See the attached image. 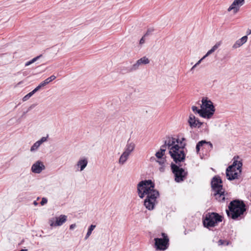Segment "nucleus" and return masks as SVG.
<instances>
[{
  "label": "nucleus",
  "mask_w": 251,
  "mask_h": 251,
  "mask_svg": "<svg viewBox=\"0 0 251 251\" xmlns=\"http://www.w3.org/2000/svg\"><path fill=\"white\" fill-rule=\"evenodd\" d=\"M244 2L245 0H234L227 10L230 11L233 10L234 13H235L239 10L240 6L243 5Z\"/></svg>",
  "instance_id": "13"
},
{
  "label": "nucleus",
  "mask_w": 251,
  "mask_h": 251,
  "mask_svg": "<svg viewBox=\"0 0 251 251\" xmlns=\"http://www.w3.org/2000/svg\"><path fill=\"white\" fill-rule=\"evenodd\" d=\"M30 110H31V108L29 107L27 110L26 111V112H28Z\"/></svg>",
  "instance_id": "54"
},
{
  "label": "nucleus",
  "mask_w": 251,
  "mask_h": 251,
  "mask_svg": "<svg viewBox=\"0 0 251 251\" xmlns=\"http://www.w3.org/2000/svg\"><path fill=\"white\" fill-rule=\"evenodd\" d=\"M163 238H155L154 239V248L156 251H165L169 247V239L165 233H162Z\"/></svg>",
  "instance_id": "8"
},
{
  "label": "nucleus",
  "mask_w": 251,
  "mask_h": 251,
  "mask_svg": "<svg viewBox=\"0 0 251 251\" xmlns=\"http://www.w3.org/2000/svg\"><path fill=\"white\" fill-rule=\"evenodd\" d=\"M42 56H43V55H42V54H40V55H38V56H36V57H35L33 58V59H32L31 60V61L32 63H34L35 62H36V61L37 60H38L39 58H40L41 57H42Z\"/></svg>",
  "instance_id": "32"
},
{
  "label": "nucleus",
  "mask_w": 251,
  "mask_h": 251,
  "mask_svg": "<svg viewBox=\"0 0 251 251\" xmlns=\"http://www.w3.org/2000/svg\"><path fill=\"white\" fill-rule=\"evenodd\" d=\"M221 45V42H217L206 53V56H208L214 52Z\"/></svg>",
  "instance_id": "24"
},
{
  "label": "nucleus",
  "mask_w": 251,
  "mask_h": 251,
  "mask_svg": "<svg viewBox=\"0 0 251 251\" xmlns=\"http://www.w3.org/2000/svg\"><path fill=\"white\" fill-rule=\"evenodd\" d=\"M196 65H194L192 68L191 69V71H192L193 69H194L196 67Z\"/></svg>",
  "instance_id": "52"
},
{
  "label": "nucleus",
  "mask_w": 251,
  "mask_h": 251,
  "mask_svg": "<svg viewBox=\"0 0 251 251\" xmlns=\"http://www.w3.org/2000/svg\"><path fill=\"white\" fill-rule=\"evenodd\" d=\"M76 224H72L70 225V229L71 230H72L74 228H75V227H76Z\"/></svg>",
  "instance_id": "43"
},
{
  "label": "nucleus",
  "mask_w": 251,
  "mask_h": 251,
  "mask_svg": "<svg viewBox=\"0 0 251 251\" xmlns=\"http://www.w3.org/2000/svg\"><path fill=\"white\" fill-rule=\"evenodd\" d=\"M247 210V206L243 201L235 199L230 202L226 213L229 218L240 220L244 218Z\"/></svg>",
  "instance_id": "1"
},
{
  "label": "nucleus",
  "mask_w": 251,
  "mask_h": 251,
  "mask_svg": "<svg viewBox=\"0 0 251 251\" xmlns=\"http://www.w3.org/2000/svg\"><path fill=\"white\" fill-rule=\"evenodd\" d=\"M186 139L184 137L181 138V140H179L178 139H176V142L178 144H179L180 145L182 144V143H183V141H185Z\"/></svg>",
  "instance_id": "35"
},
{
  "label": "nucleus",
  "mask_w": 251,
  "mask_h": 251,
  "mask_svg": "<svg viewBox=\"0 0 251 251\" xmlns=\"http://www.w3.org/2000/svg\"><path fill=\"white\" fill-rule=\"evenodd\" d=\"M169 154L176 165L184 162L185 159L186 154L184 150H179L178 145L172 147L169 151Z\"/></svg>",
  "instance_id": "5"
},
{
  "label": "nucleus",
  "mask_w": 251,
  "mask_h": 251,
  "mask_svg": "<svg viewBox=\"0 0 251 251\" xmlns=\"http://www.w3.org/2000/svg\"><path fill=\"white\" fill-rule=\"evenodd\" d=\"M140 65H141L140 64L139 61H137L135 64L132 65L129 68V69H127L126 72H131L137 70L139 68Z\"/></svg>",
  "instance_id": "25"
},
{
  "label": "nucleus",
  "mask_w": 251,
  "mask_h": 251,
  "mask_svg": "<svg viewBox=\"0 0 251 251\" xmlns=\"http://www.w3.org/2000/svg\"><path fill=\"white\" fill-rule=\"evenodd\" d=\"M167 146L166 145V144L164 143V145H162L160 147L161 149H165L166 150V147Z\"/></svg>",
  "instance_id": "47"
},
{
  "label": "nucleus",
  "mask_w": 251,
  "mask_h": 251,
  "mask_svg": "<svg viewBox=\"0 0 251 251\" xmlns=\"http://www.w3.org/2000/svg\"><path fill=\"white\" fill-rule=\"evenodd\" d=\"M129 156L128 154L123 152L119 158V163L122 165L124 164L128 159Z\"/></svg>",
  "instance_id": "22"
},
{
  "label": "nucleus",
  "mask_w": 251,
  "mask_h": 251,
  "mask_svg": "<svg viewBox=\"0 0 251 251\" xmlns=\"http://www.w3.org/2000/svg\"><path fill=\"white\" fill-rule=\"evenodd\" d=\"M130 67H128V68H124L123 69H121V73H122V74H125V73H126V71L127 70V69H129Z\"/></svg>",
  "instance_id": "38"
},
{
  "label": "nucleus",
  "mask_w": 251,
  "mask_h": 251,
  "mask_svg": "<svg viewBox=\"0 0 251 251\" xmlns=\"http://www.w3.org/2000/svg\"><path fill=\"white\" fill-rule=\"evenodd\" d=\"M159 151L160 152H161L162 154H163L164 155H165V152L166 151V149H160V150L158 151Z\"/></svg>",
  "instance_id": "45"
},
{
  "label": "nucleus",
  "mask_w": 251,
  "mask_h": 251,
  "mask_svg": "<svg viewBox=\"0 0 251 251\" xmlns=\"http://www.w3.org/2000/svg\"><path fill=\"white\" fill-rule=\"evenodd\" d=\"M247 34L248 35H249V34H251V29H248V31H247Z\"/></svg>",
  "instance_id": "50"
},
{
  "label": "nucleus",
  "mask_w": 251,
  "mask_h": 251,
  "mask_svg": "<svg viewBox=\"0 0 251 251\" xmlns=\"http://www.w3.org/2000/svg\"><path fill=\"white\" fill-rule=\"evenodd\" d=\"M47 201H48L47 199L45 198H42V199L40 202V203L42 205H44L45 204L47 203Z\"/></svg>",
  "instance_id": "34"
},
{
  "label": "nucleus",
  "mask_w": 251,
  "mask_h": 251,
  "mask_svg": "<svg viewBox=\"0 0 251 251\" xmlns=\"http://www.w3.org/2000/svg\"><path fill=\"white\" fill-rule=\"evenodd\" d=\"M56 76L54 75H51L50 77L47 78L45 80V81L47 83V84H49L50 82L52 81V80H54L56 78Z\"/></svg>",
  "instance_id": "30"
},
{
  "label": "nucleus",
  "mask_w": 251,
  "mask_h": 251,
  "mask_svg": "<svg viewBox=\"0 0 251 251\" xmlns=\"http://www.w3.org/2000/svg\"><path fill=\"white\" fill-rule=\"evenodd\" d=\"M197 123V127L198 128H200L201 127V126L203 125V123L200 121V120L198 119V120L196 121Z\"/></svg>",
  "instance_id": "36"
},
{
  "label": "nucleus",
  "mask_w": 251,
  "mask_h": 251,
  "mask_svg": "<svg viewBox=\"0 0 251 251\" xmlns=\"http://www.w3.org/2000/svg\"><path fill=\"white\" fill-rule=\"evenodd\" d=\"M247 36H244L242 37L241 39L236 41L235 44L233 45L232 48L237 49L241 47L242 45H243L244 43H245L247 42Z\"/></svg>",
  "instance_id": "19"
},
{
  "label": "nucleus",
  "mask_w": 251,
  "mask_h": 251,
  "mask_svg": "<svg viewBox=\"0 0 251 251\" xmlns=\"http://www.w3.org/2000/svg\"><path fill=\"white\" fill-rule=\"evenodd\" d=\"M45 169V166L43 163L40 161H38L33 164L31 167V171L33 173L39 174L43 170Z\"/></svg>",
  "instance_id": "12"
},
{
  "label": "nucleus",
  "mask_w": 251,
  "mask_h": 251,
  "mask_svg": "<svg viewBox=\"0 0 251 251\" xmlns=\"http://www.w3.org/2000/svg\"><path fill=\"white\" fill-rule=\"evenodd\" d=\"M226 242V241L220 239L218 241V244H219V245H224Z\"/></svg>",
  "instance_id": "39"
},
{
  "label": "nucleus",
  "mask_w": 251,
  "mask_h": 251,
  "mask_svg": "<svg viewBox=\"0 0 251 251\" xmlns=\"http://www.w3.org/2000/svg\"><path fill=\"white\" fill-rule=\"evenodd\" d=\"M155 155L156 157L158 159V160H156V162H157L160 165L164 164L165 162L166 161V160L165 157H163V156H164L163 154H162L159 151H158L156 152Z\"/></svg>",
  "instance_id": "20"
},
{
  "label": "nucleus",
  "mask_w": 251,
  "mask_h": 251,
  "mask_svg": "<svg viewBox=\"0 0 251 251\" xmlns=\"http://www.w3.org/2000/svg\"><path fill=\"white\" fill-rule=\"evenodd\" d=\"M192 109L194 112L199 114V115L201 117L204 118L205 115H204L203 110L201 108V109H199L198 108L197 106H193L192 107Z\"/></svg>",
  "instance_id": "23"
},
{
  "label": "nucleus",
  "mask_w": 251,
  "mask_h": 251,
  "mask_svg": "<svg viewBox=\"0 0 251 251\" xmlns=\"http://www.w3.org/2000/svg\"><path fill=\"white\" fill-rule=\"evenodd\" d=\"M34 92H33V91H32L31 92H29V93H28L27 95H26L25 97H24V98H23V101H26L27 100H28L33 94H34Z\"/></svg>",
  "instance_id": "29"
},
{
  "label": "nucleus",
  "mask_w": 251,
  "mask_h": 251,
  "mask_svg": "<svg viewBox=\"0 0 251 251\" xmlns=\"http://www.w3.org/2000/svg\"><path fill=\"white\" fill-rule=\"evenodd\" d=\"M198 120V118H196L195 116L192 114H190L189 116V119L188 120V123L189 124V126L191 127V128H196L197 127V120Z\"/></svg>",
  "instance_id": "18"
},
{
  "label": "nucleus",
  "mask_w": 251,
  "mask_h": 251,
  "mask_svg": "<svg viewBox=\"0 0 251 251\" xmlns=\"http://www.w3.org/2000/svg\"><path fill=\"white\" fill-rule=\"evenodd\" d=\"M145 37V36H143L142 37V38L140 39V42H139L140 44L142 45L145 43V39H144Z\"/></svg>",
  "instance_id": "42"
},
{
  "label": "nucleus",
  "mask_w": 251,
  "mask_h": 251,
  "mask_svg": "<svg viewBox=\"0 0 251 251\" xmlns=\"http://www.w3.org/2000/svg\"><path fill=\"white\" fill-rule=\"evenodd\" d=\"M223 181L221 177L218 176H214L211 179V188L214 192L219 190H223Z\"/></svg>",
  "instance_id": "9"
},
{
  "label": "nucleus",
  "mask_w": 251,
  "mask_h": 251,
  "mask_svg": "<svg viewBox=\"0 0 251 251\" xmlns=\"http://www.w3.org/2000/svg\"><path fill=\"white\" fill-rule=\"evenodd\" d=\"M47 85V83H46V82L45 81V80L43 82H42L39 85L41 86V87L42 88V87H44L45 86V85Z\"/></svg>",
  "instance_id": "44"
},
{
  "label": "nucleus",
  "mask_w": 251,
  "mask_h": 251,
  "mask_svg": "<svg viewBox=\"0 0 251 251\" xmlns=\"http://www.w3.org/2000/svg\"><path fill=\"white\" fill-rule=\"evenodd\" d=\"M202 104L201 108L203 110L204 118L210 119L214 114L215 108L213 102L207 98H203L201 100Z\"/></svg>",
  "instance_id": "6"
},
{
  "label": "nucleus",
  "mask_w": 251,
  "mask_h": 251,
  "mask_svg": "<svg viewBox=\"0 0 251 251\" xmlns=\"http://www.w3.org/2000/svg\"><path fill=\"white\" fill-rule=\"evenodd\" d=\"M223 217L219 214L216 212H209L205 215L203 219L202 223L204 227L209 229L214 227L218 223L222 222Z\"/></svg>",
  "instance_id": "3"
},
{
  "label": "nucleus",
  "mask_w": 251,
  "mask_h": 251,
  "mask_svg": "<svg viewBox=\"0 0 251 251\" xmlns=\"http://www.w3.org/2000/svg\"><path fill=\"white\" fill-rule=\"evenodd\" d=\"M41 144L40 143V142L38 141L36 142L30 148V151H34L38 149V148L40 147V146Z\"/></svg>",
  "instance_id": "28"
},
{
  "label": "nucleus",
  "mask_w": 251,
  "mask_h": 251,
  "mask_svg": "<svg viewBox=\"0 0 251 251\" xmlns=\"http://www.w3.org/2000/svg\"><path fill=\"white\" fill-rule=\"evenodd\" d=\"M48 137V135L47 137H42L38 141L40 142L41 144L43 143L46 142L47 140V138Z\"/></svg>",
  "instance_id": "33"
},
{
  "label": "nucleus",
  "mask_w": 251,
  "mask_h": 251,
  "mask_svg": "<svg viewBox=\"0 0 251 251\" xmlns=\"http://www.w3.org/2000/svg\"><path fill=\"white\" fill-rule=\"evenodd\" d=\"M88 164V160L86 158L80 159L76 164V166L80 169V171H83L87 166Z\"/></svg>",
  "instance_id": "17"
},
{
  "label": "nucleus",
  "mask_w": 251,
  "mask_h": 251,
  "mask_svg": "<svg viewBox=\"0 0 251 251\" xmlns=\"http://www.w3.org/2000/svg\"><path fill=\"white\" fill-rule=\"evenodd\" d=\"M32 64L31 60L27 62L25 64V66H29L30 65V64Z\"/></svg>",
  "instance_id": "46"
},
{
  "label": "nucleus",
  "mask_w": 251,
  "mask_h": 251,
  "mask_svg": "<svg viewBox=\"0 0 251 251\" xmlns=\"http://www.w3.org/2000/svg\"><path fill=\"white\" fill-rule=\"evenodd\" d=\"M137 61H139L140 65H142V64L146 65V64L149 63V62H150L149 59L146 56L141 58Z\"/></svg>",
  "instance_id": "27"
},
{
  "label": "nucleus",
  "mask_w": 251,
  "mask_h": 251,
  "mask_svg": "<svg viewBox=\"0 0 251 251\" xmlns=\"http://www.w3.org/2000/svg\"><path fill=\"white\" fill-rule=\"evenodd\" d=\"M96 227V225H91L88 228L87 233L85 237V239L86 240L89 238L92 233V231Z\"/></svg>",
  "instance_id": "26"
},
{
  "label": "nucleus",
  "mask_w": 251,
  "mask_h": 251,
  "mask_svg": "<svg viewBox=\"0 0 251 251\" xmlns=\"http://www.w3.org/2000/svg\"><path fill=\"white\" fill-rule=\"evenodd\" d=\"M202 61V59H200V60L198 61V62L195 64V65H196V66H197L198 65H199L201 63V62Z\"/></svg>",
  "instance_id": "49"
},
{
  "label": "nucleus",
  "mask_w": 251,
  "mask_h": 251,
  "mask_svg": "<svg viewBox=\"0 0 251 251\" xmlns=\"http://www.w3.org/2000/svg\"><path fill=\"white\" fill-rule=\"evenodd\" d=\"M22 83V81H20L18 83V85H20V84H21V83Z\"/></svg>",
  "instance_id": "57"
},
{
  "label": "nucleus",
  "mask_w": 251,
  "mask_h": 251,
  "mask_svg": "<svg viewBox=\"0 0 251 251\" xmlns=\"http://www.w3.org/2000/svg\"><path fill=\"white\" fill-rule=\"evenodd\" d=\"M166 138L167 140H165L164 142L167 146L168 148L170 151L171 147L176 145L175 144L176 142V139L173 137H171L170 136H167Z\"/></svg>",
  "instance_id": "21"
},
{
  "label": "nucleus",
  "mask_w": 251,
  "mask_h": 251,
  "mask_svg": "<svg viewBox=\"0 0 251 251\" xmlns=\"http://www.w3.org/2000/svg\"><path fill=\"white\" fill-rule=\"evenodd\" d=\"M154 31V29L153 28H149L146 33L144 35V36H148L150 34H151V33Z\"/></svg>",
  "instance_id": "31"
},
{
  "label": "nucleus",
  "mask_w": 251,
  "mask_h": 251,
  "mask_svg": "<svg viewBox=\"0 0 251 251\" xmlns=\"http://www.w3.org/2000/svg\"><path fill=\"white\" fill-rule=\"evenodd\" d=\"M34 106H35L34 104H32L29 107H30V108H31V110L32 108H33L34 107Z\"/></svg>",
  "instance_id": "51"
},
{
  "label": "nucleus",
  "mask_w": 251,
  "mask_h": 251,
  "mask_svg": "<svg viewBox=\"0 0 251 251\" xmlns=\"http://www.w3.org/2000/svg\"><path fill=\"white\" fill-rule=\"evenodd\" d=\"M171 168L175 176V180L176 182H182L186 178L188 172L185 171L183 168H180V166L172 163Z\"/></svg>",
  "instance_id": "7"
},
{
  "label": "nucleus",
  "mask_w": 251,
  "mask_h": 251,
  "mask_svg": "<svg viewBox=\"0 0 251 251\" xmlns=\"http://www.w3.org/2000/svg\"><path fill=\"white\" fill-rule=\"evenodd\" d=\"M67 217L65 215H61L58 217H55V222H54L53 219H50L49 223L51 226H61L66 221Z\"/></svg>",
  "instance_id": "11"
},
{
  "label": "nucleus",
  "mask_w": 251,
  "mask_h": 251,
  "mask_svg": "<svg viewBox=\"0 0 251 251\" xmlns=\"http://www.w3.org/2000/svg\"><path fill=\"white\" fill-rule=\"evenodd\" d=\"M150 188L143 189L137 187V192L140 198L143 199L145 195L146 198L144 200V204L146 208L149 210H153L155 205L157 203L156 199L159 196L158 191H149Z\"/></svg>",
  "instance_id": "2"
},
{
  "label": "nucleus",
  "mask_w": 251,
  "mask_h": 251,
  "mask_svg": "<svg viewBox=\"0 0 251 251\" xmlns=\"http://www.w3.org/2000/svg\"><path fill=\"white\" fill-rule=\"evenodd\" d=\"M137 186L138 187H141L143 189L150 188L149 191L151 192L153 191H157L154 189V183L151 179L142 180L138 184Z\"/></svg>",
  "instance_id": "10"
},
{
  "label": "nucleus",
  "mask_w": 251,
  "mask_h": 251,
  "mask_svg": "<svg viewBox=\"0 0 251 251\" xmlns=\"http://www.w3.org/2000/svg\"><path fill=\"white\" fill-rule=\"evenodd\" d=\"M135 147V144L133 142H129V140H128L124 152L129 155L134 151Z\"/></svg>",
  "instance_id": "15"
},
{
  "label": "nucleus",
  "mask_w": 251,
  "mask_h": 251,
  "mask_svg": "<svg viewBox=\"0 0 251 251\" xmlns=\"http://www.w3.org/2000/svg\"><path fill=\"white\" fill-rule=\"evenodd\" d=\"M227 193L225 194L224 190L214 192L213 194L215 199L219 202H223L225 201L226 196Z\"/></svg>",
  "instance_id": "14"
},
{
  "label": "nucleus",
  "mask_w": 251,
  "mask_h": 251,
  "mask_svg": "<svg viewBox=\"0 0 251 251\" xmlns=\"http://www.w3.org/2000/svg\"><path fill=\"white\" fill-rule=\"evenodd\" d=\"M150 160L151 161H156V160H157L156 159V158L152 156V157H151Z\"/></svg>",
  "instance_id": "48"
},
{
  "label": "nucleus",
  "mask_w": 251,
  "mask_h": 251,
  "mask_svg": "<svg viewBox=\"0 0 251 251\" xmlns=\"http://www.w3.org/2000/svg\"><path fill=\"white\" fill-rule=\"evenodd\" d=\"M186 146V144L185 143H182V144L181 145H180V146H179V150H183L185 148Z\"/></svg>",
  "instance_id": "37"
},
{
  "label": "nucleus",
  "mask_w": 251,
  "mask_h": 251,
  "mask_svg": "<svg viewBox=\"0 0 251 251\" xmlns=\"http://www.w3.org/2000/svg\"><path fill=\"white\" fill-rule=\"evenodd\" d=\"M207 56H206V54L204 55L201 59H202L203 60L204 59H205Z\"/></svg>",
  "instance_id": "53"
},
{
  "label": "nucleus",
  "mask_w": 251,
  "mask_h": 251,
  "mask_svg": "<svg viewBox=\"0 0 251 251\" xmlns=\"http://www.w3.org/2000/svg\"><path fill=\"white\" fill-rule=\"evenodd\" d=\"M34 204L35 205H36V204H37V202L36 201H34Z\"/></svg>",
  "instance_id": "56"
},
{
  "label": "nucleus",
  "mask_w": 251,
  "mask_h": 251,
  "mask_svg": "<svg viewBox=\"0 0 251 251\" xmlns=\"http://www.w3.org/2000/svg\"><path fill=\"white\" fill-rule=\"evenodd\" d=\"M204 145H208L210 147V149L213 148V145L210 142H207L205 140H201L199 141L196 145V149L197 153H199L200 148L202 147Z\"/></svg>",
  "instance_id": "16"
},
{
  "label": "nucleus",
  "mask_w": 251,
  "mask_h": 251,
  "mask_svg": "<svg viewBox=\"0 0 251 251\" xmlns=\"http://www.w3.org/2000/svg\"><path fill=\"white\" fill-rule=\"evenodd\" d=\"M242 162L240 161L234 160L231 165L229 166L226 169V176L229 180H233L238 178V173L236 171H239V173L242 172Z\"/></svg>",
  "instance_id": "4"
},
{
  "label": "nucleus",
  "mask_w": 251,
  "mask_h": 251,
  "mask_svg": "<svg viewBox=\"0 0 251 251\" xmlns=\"http://www.w3.org/2000/svg\"><path fill=\"white\" fill-rule=\"evenodd\" d=\"M41 86H40L39 85L36 87L33 91V92H34V93L35 94L36 92H37L40 88H41Z\"/></svg>",
  "instance_id": "40"
},
{
  "label": "nucleus",
  "mask_w": 251,
  "mask_h": 251,
  "mask_svg": "<svg viewBox=\"0 0 251 251\" xmlns=\"http://www.w3.org/2000/svg\"><path fill=\"white\" fill-rule=\"evenodd\" d=\"M27 113V112H26V111L24 112L22 117H23L25 116V114Z\"/></svg>",
  "instance_id": "55"
},
{
  "label": "nucleus",
  "mask_w": 251,
  "mask_h": 251,
  "mask_svg": "<svg viewBox=\"0 0 251 251\" xmlns=\"http://www.w3.org/2000/svg\"><path fill=\"white\" fill-rule=\"evenodd\" d=\"M161 166L159 168V170L161 172H163L165 171V166L164 164Z\"/></svg>",
  "instance_id": "41"
}]
</instances>
